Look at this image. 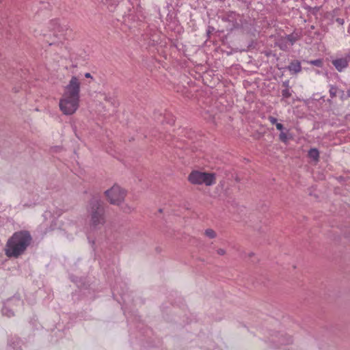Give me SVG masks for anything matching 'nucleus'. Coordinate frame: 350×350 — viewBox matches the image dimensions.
<instances>
[{
    "label": "nucleus",
    "mask_w": 350,
    "mask_h": 350,
    "mask_svg": "<svg viewBox=\"0 0 350 350\" xmlns=\"http://www.w3.org/2000/svg\"><path fill=\"white\" fill-rule=\"evenodd\" d=\"M32 238L26 230L14 232L8 240L5 246V254L9 258H18L23 255L31 244Z\"/></svg>",
    "instance_id": "nucleus-1"
},
{
    "label": "nucleus",
    "mask_w": 350,
    "mask_h": 350,
    "mask_svg": "<svg viewBox=\"0 0 350 350\" xmlns=\"http://www.w3.org/2000/svg\"><path fill=\"white\" fill-rule=\"evenodd\" d=\"M88 212L90 215V230H94L100 228L101 229L106 222L102 200L98 197H93L88 205Z\"/></svg>",
    "instance_id": "nucleus-2"
},
{
    "label": "nucleus",
    "mask_w": 350,
    "mask_h": 350,
    "mask_svg": "<svg viewBox=\"0 0 350 350\" xmlns=\"http://www.w3.org/2000/svg\"><path fill=\"white\" fill-rule=\"evenodd\" d=\"M189 182L195 185L213 186L216 183V174L199 170H193L188 176Z\"/></svg>",
    "instance_id": "nucleus-3"
},
{
    "label": "nucleus",
    "mask_w": 350,
    "mask_h": 350,
    "mask_svg": "<svg viewBox=\"0 0 350 350\" xmlns=\"http://www.w3.org/2000/svg\"><path fill=\"white\" fill-rule=\"evenodd\" d=\"M80 99L62 95L59 101V108L61 112L65 116L75 114L79 109Z\"/></svg>",
    "instance_id": "nucleus-4"
},
{
    "label": "nucleus",
    "mask_w": 350,
    "mask_h": 350,
    "mask_svg": "<svg viewBox=\"0 0 350 350\" xmlns=\"http://www.w3.org/2000/svg\"><path fill=\"white\" fill-rule=\"evenodd\" d=\"M105 194L110 204L120 206L124 200L126 191L119 185H114L106 190Z\"/></svg>",
    "instance_id": "nucleus-5"
},
{
    "label": "nucleus",
    "mask_w": 350,
    "mask_h": 350,
    "mask_svg": "<svg viewBox=\"0 0 350 350\" xmlns=\"http://www.w3.org/2000/svg\"><path fill=\"white\" fill-rule=\"evenodd\" d=\"M81 82L76 76H72L68 83L64 86L62 95L80 99Z\"/></svg>",
    "instance_id": "nucleus-6"
},
{
    "label": "nucleus",
    "mask_w": 350,
    "mask_h": 350,
    "mask_svg": "<svg viewBox=\"0 0 350 350\" xmlns=\"http://www.w3.org/2000/svg\"><path fill=\"white\" fill-rule=\"evenodd\" d=\"M301 37V33L297 31H293L291 34L280 37L276 42V45L282 51H286L290 46H292Z\"/></svg>",
    "instance_id": "nucleus-7"
},
{
    "label": "nucleus",
    "mask_w": 350,
    "mask_h": 350,
    "mask_svg": "<svg viewBox=\"0 0 350 350\" xmlns=\"http://www.w3.org/2000/svg\"><path fill=\"white\" fill-rule=\"evenodd\" d=\"M17 304L18 305L21 304V301L18 299H12L8 301L5 305L3 306L2 309V313L4 316H7L8 317H11L14 316V311L12 308H11L14 304Z\"/></svg>",
    "instance_id": "nucleus-8"
},
{
    "label": "nucleus",
    "mask_w": 350,
    "mask_h": 350,
    "mask_svg": "<svg viewBox=\"0 0 350 350\" xmlns=\"http://www.w3.org/2000/svg\"><path fill=\"white\" fill-rule=\"evenodd\" d=\"M349 60L350 57H342L333 60L332 64L338 72H342L347 67Z\"/></svg>",
    "instance_id": "nucleus-9"
},
{
    "label": "nucleus",
    "mask_w": 350,
    "mask_h": 350,
    "mask_svg": "<svg viewBox=\"0 0 350 350\" xmlns=\"http://www.w3.org/2000/svg\"><path fill=\"white\" fill-rule=\"evenodd\" d=\"M301 64L298 61L291 63L288 66V69L290 71H293L295 73L299 72L301 70Z\"/></svg>",
    "instance_id": "nucleus-10"
},
{
    "label": "nucleus",
    "mask_w": 350,
    "mask_h": 350,
    "mask_svg": "<svg viewBox=\"0 0 350 350\" xmlns=\"http://www.w3.org/2000/svg\"><path fill=\"white\" fill-rule=\"evenodd\" d=\"M308 156L313 160L317 161L319 158V152L317 148H311L308 151Z\"/></svg>",
    "instance_id": "nucleus-11"
},
{
    "label": "nucleus",
    "mask_w": 350,
    "mask_h": 350,
    "mask_svg": "<svg viewBox=\"0 0 350 350\" xmlns=\"http://www.w3.org/2000/svg\"><path fill=\"white\" fill-rule=\"evenodd\" d=\"M205 234L210 239H213L216 237L215 231L212 229H207L205 230Z\"/></svg>",
    "instance_id": "nucleus-12"
},
{
    "label": "nucleus",
    "mask_w": 350,
    "mask_h": 350,
    "mask_svg": "<svg viewBox=\"0 0 350 350\" xmlns=\"http://www.w3.org/2000/svg\"><path fill=\"white\" fill-rule=\"evenodd\" d=\"M122 210L125 213H131L134 210V207L129 204H124L122 206Z\"/></svg>",
    "instance_id": "nucleus-13"
},
{
    "label": "nucleus",
    "mask_w": 350,
    "mask_h": 350,
    "mask_svg": "<svg viewBox=\"0 0 350 350\" xmlns=\"http://www.w3.org/2000/svg\"><path fill=\"white\" fill-rule=\"evenodd\" d=\"M309 64L318 67H321L322 66V61L321 59L311 60L309 62Z\"/></svg>",
    "instance_id": "nucleus-14"
},
{
    "label": "nucleus",
    "mask_w": 350,
    "mask_h": 350,
    "mask_svg": "<svg viewBox=\"0 0 350 350\" xmlns=\"http://www.w3.org/2000/svg\"><path fill=\"white\" fill-rule=\"evenodd\" d=\"M337 88L334 86H331L329 89V94L332 98H334L336 96Z\"/></svg>",
    "instance_id": "nucleus-15"
},
{
    "label": "nucleus",
    "mask_w": 350,
    "mask_h": 350,
    "mask_svg": "<svg viewBox=\"0 0 350 350\" xmlns=\"http://www.w3.org/2000/svg\"><path fill=\"white\" fill-rule=\"evenodd\" d=\"M279 138L283 142H286L287 140H288V137H287L286 133H284L282 131L280 133Z\"/></svg>",
    "instance_id": "nucleus-16"
},
{
    "label": "nucleus",
    "mask_w": 350,
    "mask_h": 350,
    "mask_svg": "<svg viewBox=\"0 0 350 350\" xmlns=\"http://www.w3.org/2000/svg\"><path fill=\"white\" fill-rule=\"evenodd\" d=\"M282 94L283 97L286 98H289L291 96V94L290 93L288 88H286V89L283 90L282 92Z\"/></svg>",
    "instance_id": "nucleus-17"
},
{
    "label": "nucleus",
    "mask_w": 350,
    "mask_h": 350,
    "mask_svg": "<svg viewBox=\"0 0 350 350\" xmlns=\"http://www.w3.org/2000/svg\"><path fill=\"white\" fill-rule=\"evenodd\" d=\"M268 120H269V122L272 124H276L278 123L277 122V119L273 116H269L268 118Z\"/></svg>",
    "instance_id": "nucleus-18"
},
{
    "label": "nucleus",
    "mask_w": 350,
    "mask_h": 350,
    "mask_svg": "<svg viewBox=\"0 0 350 350\" xmlns=\"http://www.w3.org/2000/svg\"><path fill=\"white\" fill-rule=\"evenodd\" d=\"M275 126H276V128H277V129H278V130L281 131H282V130H283V129H284V126H283V125H282L281 123H278H278L275 124Z\"/></svg>",
    "instance_id": "nucleus-19"
},
{
    "label": "nucleus",
    "mask_w": 350,
    "mask_h": 350,
    "mask_svg": "<svg viewBox=\"0 0 350 350\" xmlns=\"http://www.w3.org/2000/svg\"><path fill=\"white\" fill-rule=\"evenodd\" d=\"M219 255L223 256L226 254V251L224 249H219L217 251Z\"/></svg>",
    "instance_id": "nucleus-20"
},
{
    "label": "nucleus",
    "mask_w": 350,
    "mask_h": 350,
    "mask_svg": "<svg viewBox=\"0 0 350 350\" xmlns=\"http://www.w3.org/2000/svg\"><path fill=\"white\" fill-rule=\"evenodd\" d=\"M85 77L86 78H90V79H93L92 76L91 75V74L90 72H86L85 74Z\"/></svg>",
    "instance_id": "nucleus-21"
},
{
    "label": "nucleus",
    "mask_w": 350,
    "mask_h": 350,
    "mask_svg": "<svg viewBox=\"0 0 350 350\" xmlns=\"http://www.w3.org/2000/svg\"><path fill=\"white\" fill-rule=\"evenodd\" d=\"M347 94L350 97V88L347 91Z\"/></svg>",
    "instance_id": "nucleus-22"
}]
</instances>
